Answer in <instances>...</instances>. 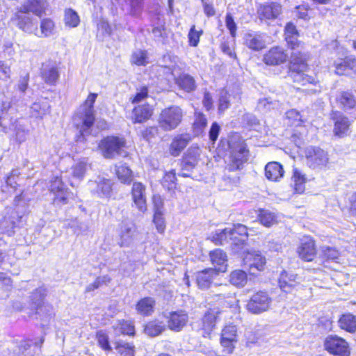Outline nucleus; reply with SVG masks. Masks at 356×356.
Instances as JSON below:
<instances>
[{"label":"nucleus","instance_id":"c85d7f7f","mask_svg":"<svg viewBox=\"0 0 356 356\" xmlns=\"http://www.w3.org/2000/svg\"><path fill=\"white\" fill-rule=\"evenodd\" d=\"M155 307L156 300L151 296H145L140 298L135 305L136 312L143 317L152 316L155 311Z\"/></svg>","mask_w":356,"mask_h":356},{"label":"nucleus","instance_id":"bf43d9fd","mask_svg":"<svg viewBox=\"0 0 356 356\" xmlns=\"http://www.w3.org/2000/svg\"><path fill=\"white\" fill-rule=\"evenodd\" d=\"M135 236L136 227L134 226L122 228L120 233V238L122 243H129L132 242Z\"/></svg>","mask_w":356,"mask_h":356},{"label":"nucleus","instance_id":"f3484780","mask_svg":"<svg viewBox=\"0 0 356 356\" xmlns=\"http://www.w3.org/2000/svg\"><path fill=\"white\" fill-rule=\"evenodd\" d=\"M145 190V186L140 181L134 182L131 189V200L141 213H145L147 210Z\"/></svg>","mask_w":356,"mask_h":356},{"label":"nucleus","instance_id":"6e6552de","mask_svg":"<svg viewBox=\"0 0 356 356\" xmlns=\"http://www.w3.org/2000/svg\"><path fill=\"white\" fill-rule=\"evenodd\" d=\"M323 349L332 356H351L349 342L337 334H328L323 340Z\"/></svg>","mask_w":356,"mask_h":356},{"label":"nucleus","instance_id":"7c9ffc66","mask_svg":"<svg viewBox=\"0 0 356 356\" xmlns=\"http://www.w3.org/2000/svg\"><path fill=\"white\" fill-rule=\"evenodd\" d=\"M56 31V25L51 17H40L38 22L37 34H33L38 38H48L53 35Z\"/></svg>","mask_w":356,"mask_h":356},{"label":"nucleus","instance_id":"cd10ccee","mask_svg":"<svg viewBox=\"0 0 356 356\" xmlns=\"http://www.w3.org/2000/svg\"><path fill=\"white\" fill-rule=\"evenodd\" d=\"M299 284L297 274L289 273L286 270L281 272L278 279V285L283 292L291 293Z\"/></svg>","mask_w":356,"mask_h":356},{"label":"nucleus","instance_id":"9d476101","mask_svg":"<svg viewBox=\"0 0 356 356\" xmlns=\"http://www.w3.org/2000/svg\"><path fill=\"white\" fill-rule=\"evenodd\" d=\"M272 298L266 291L254 292L248 299L245 309L252 314H261L269 310Z\"/></svg>","mask_w":356,"mask_h":356},{"label":"nucleus","instance_id":"5701e85b","mask_svg":"<svg viewBox=\"0 0 356 356\" xmlns=\"http://www.w3.org/2000/svg\"><path fill=\"white\" fill-rule=\"evenodd\" d=\"M248 153L249 150L246 146L240 147L237 152L232 151L226 166L227 170L230 172L241 170L248 161Z\"/></svg>","mask_w":356,"mask_h":356},{"label":"nucleus","instance_id":"2f4dec72","mask_svg":"<svg viewBox=\"0 0 356 356\" xmlns=\"http://www.w3.org/2000/svg\"><path fill=\"white\" fill-rule=\"evenodd\" d=\"M284 175L283 166L279 162L271 161L265 166V176L269 181H278L284 177Z\"/></svg>","mask_w":356,"mask_h":356},{"label":"nucleus","instance_id":"9b49d317","mask_svg":"<svg viewBox=\"0 0 356 356\" xmlns=\"http://www.w3.org/2000/svg\"><path fill=\"white\" fill-rule=\"evenodd\" d=\"M307 165L313 169H325L329 163L327 152L318 146H309L305 150Z\"/></svg>","mask_w":356,"mask_h":356},{"label":"nucleus","instance_id":"8fccbe9b","mask_svg":"<svg viewBox=\"0 0 356 356\" xmlns=\"http://www.w3.org/2000/svg\"><path fill=\"white\" fill-rule=\"evenodd\" d=\"M149 86L147 85H143L136 88L135 94L130 97L129 102L132 104H140V102L146 100L149 97Z\"/></svg>","mask_w":356,"mask_h":356},{"label":"nucleus","instance_id":"393cba45","mask_svg":"<svg viewBox=\"0 0 356 356\" xmlns=\"http://www.w3.org/2000/svg\"><path fill=\"white\" fill-rule=\"evenodd\" d=\"M219 274L212 267L204 268L196 273L195 283L200 289H209Z\"/></svg>","mask_w":356,"mask_h":356},{"label":"nucleus","instance_id":"c03bdc74","mask_svg":"<svg viewBox=\"0 0 356 356\" xmlns=\"http://www.w3.org/2000/svg\"><path fill=\"white\" fill-rule=\"evenodd\" d=\"M165 330V326L157 320H152L147 322L144 325V332L152 337L161 334Z\"/></svg>","mask_w":356,"mask_h":356},{"label":"nucleus","instance_id":"58836bf2","mask_svg":"<svg viewBox=\"0 0 356 356\" xmlns=\"http://www.w3.org/2000/svg\"><path fill=\"white\" fill-rule=\"evenodd\" d=\"M175 83L179 89L186 92H191L196 89V83L194 78L188 74H181L175 78Z\"/></svg>","mask_w":356,"mask_h":356},{"label":"nucleus","instance_id":"79ce46f5","mask_svg":"<svg viewBox=\"0 0 356 356\" xmlns=\"http://www.w3.org/2000/svg\"><path fill=\"white\" fill-rule=\"evenodd\" d=\"M115 175L125 185L131 184L134 179L133 171L125 163L115 166Z\"/></svg>","mask_w":356,"mask_h":356},{"label":"nucleus","instance_id":"a211bd4d","mask_svg":"<svg viewBox=\"0 0 356 356\" xmlns=\"http://www.w3.org/2000/svg\"><path fill=\"white\" fill-rule=\"evenodd\" d=\"M188 314L184 309H177L168 313L166 316L167 326L173 332H180L188 322Z\"/></svg>","mask_w":356,"mask_h":356},{"label":"nucleus","instance_id":"c756f323","mask_svg":"<svg viewBox=\"0 0 356 356\" xmlns=\"http://www.w3.org/2000/svg\"><path fill=\"white\" fill-rule=\"evenodd\" d=\"M341 253L337 250L335 246H326L322 250L321 254V262L324 268L334 269L331 265L333 264H339Z\"/></svg>","mask_w":356,"mask_h":356},{"label":"nucleus","instance_id":"c9c22d12","mask_svg":"<svg viewBox=\"0 0 356 356\" xmlns=\"http://www.w3.org/2000/svg\"><path fill=\"white\" fill-rule=\"evenodd\" d=\"M113 330H118L124 336L134 337L136 335L135 324L133 321L120 319L117 321L116 326H113Z\"/></svg>","mask_w":356,"mask_h":356},{"label":"nucleus","instance_id":"49530a36","mask_svg":"<svg viewBox=\"0 0 356 356\" xmlns=\"http://www.w3.org/2000/svg\"><path fill=\"white\" fill-rule=\"evenodd\" d=\"M95 339L97 346L106 353H111L113 350L111 345L110 338L108 334L104 330H98L95 333Z\"/></svg>","mask_w":356,"mask_h":356},{"label":"nucleus","instance_id":"20e7f679","mask_svg":"<svg viewBox=\"0 0 356 356\" xmlns=\"http://www.w3.org/2000/svg\"><path fill=\"white\" fill-rule=\"evenodd\" d=\"M248 236V227L238 223L234 225L231 229L225 228L212 233L209 238L211 242L218 245H245Z\"/></svg>","mask_w":356,"mask_h":356},{"label":"nucleus","instance_id":"f03ea898","mask_svg":"<svg viewBox=\"0 0 356 356\" xmlns=\"http://www.w3.org/2000/svg\"><path fill=\"white\" fill-rule=\"evenodd\" d=\"M49 0H25L10 17L11 23L27 34H37L38 21L30 15L32 13L40 18L49 10Z\"/></svg>","mask_w":356,"mask_h":356},{"label":"nucleus","instance_id":"4d7b16f0","mask_svg":"<svg viewBox=\"0 0 356 356\" xmlns=\"http://www.w3.org/2000/svg\"><path fill=\"white\" fill-rule=\"evenodd\" d=\"M203 34V30H196L195 25H192L188 33V42L190 47H195L198 45L201 35Z\"/></svg>","mask_w":356,"mask_h":356},{"label":"nucleus","instance_id":"ddd939ff","mask_svg":"<svg viewBox=\"0 0 356 356\" xmlns=\"http://www.w3.org/2000/svg\"><path fill=\"white\" fill-rule=\"evenodd\" d=\"M353 49L356 51V39L353 40ZM334 72L337 75L350 76L356 80V57L347 56L334 64Z\"/></svg>","mask_w":356,"mask_h":356},{"label":"nucleus","instance_id":"7ed1b4c3","mask_svg":"<svg viewBox=\"0 0 356 356\" xmlns=\"http://www.w3.org/2000/svg\"><path fill=\"white\" fill-rule=\"evenodd\" d=\"M97 96V93L90 92L81 105V111L74 115V119L80 122V124L76 125V128H80L75 137L76 142L84 143L86 140V136L91 134L90 129L96 120L94 105Z\"/></svg>","mask_w":356,"mask_h":356},{"label":"nucleus","instance_id":"0e129e2a","mask_svg":"<svg viewBox=\"0 0 356 356\" xmlns=\"http://www.w3.org/2000/svg\"><path fill=\"white\" fill-rule=\"evenodd\" d=\"M310 7L308 5H299L296 7V16L297 19L308 21L309 16Z\"/></svg>","mask_w":356,"mask_h":356},{"label":"nucleus","instance_id":"423d86ee","mask_svg":"<svg viewBox=\"0 0 356 356\" xmlns=\"http://www.w3.org/2000/svg\"><path fill=\"white\" fill-rule=\"evenodd\" d=\"M209 305L195 325L196 332L205 339L211 338L222 312L219 307L211 303Z\"/></svg>","mask_w":356,"mask_h":356},{"label":"nucleus","instance_id":"6ab92c4d","mask_svg":"<svg viewBox=\"0 0 356 356\" xmlns=\"http://www.w3.org/2000/svg\"><path fill=\"white\" fill-rule=\"evenodd\" d=\"M282 13V6L275 2L261 3L257 8V17L261 22L276 19Z\"/></svg>","mask_w":356,"mask_h":356},{"label":"nucleus","instance_id":"6e6d98bb","mask_svg":"<svg viewBox=\"0 0 356 356\" xmlns=\"http://www.w3.org/2000/svg\"><path fill=\"white\" fill-rule=\"evenodd\" d=\"M72 193L68 188H65L63 192H58L52 194V204L56 206L65 205L69 203L70 195Z\"/></svg>","mask_w":356,"mask_h":356},{"label":"nucleus","instance_id":"f257e3e1","mask_svg":"<svg viewBox=\"0 0 356 356\" xmlns=\"http://www.w3.org/2000/svg\"><path fill=\"white\" fill-rule=\"evenodd\" d=\"M300 35V31L293 22L286 23L284 29V41L287 49L291 51L288 75L294 82L302 86H316L319 81L316 77L305 74L309 69V54L305 50V42L298 39Z\"/></svg>","mask_w":356,"mask_h":356},{"label":"nucleus","instance_id":"338daca9","mask_svg":"<svg viewBox=\"0 0 356 356\" xmlns=\"http://www.w3.org/2000/svg\"><path fill=\"white\" fill-rule=\"evenodd\" d=\"M220 130V126L217 122H213L211 123L209 131V138L212 144H214L218 140Z\"/></svg>","mask_w":356,"mask_h":356},{"label":"nucleus","instance_id":"a19ab883","mask_svg":"<svg viewBox=\"0 0 356 356\" xmlns=\"http://www.w3.org/2000/svg\"><path fill=\"white\" fill-rule=\"evenodd\" d=\"M248 274L241 269L232 270L229 275V282L237 288L243 287L248 282Z\"/></svg>","mask_w":356,"mask_h":356},{"label":"nucleus","instance_id":"774afa93","mask_svg":"<svg viewBox=\"0 0 356 356\" xmlns=\"http://www.w3.org/2000/svg\"><path fill=\"white\" fill-rule=\"evenodd\" d=\"M229 94L228 92H225V94L220 95L218 99V111L219 113H223L230 106Z\"/></svg>","mask_w":356,"mask_h":356},{"label":"nucleus","instance_id":"e433bc0d","mask_svg":"<svg viewBox=\"0 0 356 356\" xmlns=\"http://www.w3.org/2000/svg\"><path fill=\"white\" fill-rule=\"evenodd\" d=\"M113 185L111 179L101 178L97 182L95 193L100 198H109L113 193Z\"/></svg>","mask_w":356,"mask_h":356},{"label":"nucleus","instance_id":"3c124183","mask_svg":"<svg viewBox=\"0 0 356 356\" xmlns=\"http://www.w3.org/2000/svg\"><path fill=\"white\" fill-rule=\"evenodd\" d=\"M286 118L290 126H296L305 128L304 120L302 119L300 113L296 109H290L286 112Z\"/></svg>","mask_w":356,"mask_h":356},{"label":"nucleus","instance_id":"b1692460","mask_svg":"<svg viewBox=\"0 0 356 356\" xmlns=\"http://www.w3.org/2000/svg\"><path fill=\"white\" fill-rule=\"evenodd\" d=\"M201 153V148L197 145L189 147L181 159L182 168L184 170L194 168L200 160Z\"/></svg>","mask_w":356,"mask_h":356},{"label":"nucleus","instance_id":"473e14b6","mask_svg":"<svg viewBox=\"0 0 356 356\" xmlns=\"http://www.w3.org/2000/svg\"><path fill=\"white\" fill-rule=\"evenodd\" d=\"M113 344L118 356H136V348L133 341L118 339Z\"/></svg>","mask_w":356,"mask_h":356},{"label":"nucleus","instance_id":"09e8293b","mask_svg":"<svg viewBox=\"0 0 356 356\" xmlns=\"http://www.w3.org/2000/svg\"><path fill=\"white\" fill-rule=\"evenodd\" d=\"M67 188L68 187L63 181L61 175L54 176L49 181L48 190L51 194L63 192L65 188Z\"/></svg>","mask_w":356,"mask_h":356},{"label":"nucleus","instance_id":"4468645a","mask_svg":"<svg viewBox=\"0 0 356 356\" xmlns=\"http://www.w3.org/2000/svg\"><path fill=\"white\" fill-rule=\"evenodd\" d=\"M330 120L333 122V134L338 138H345L348 135L351 122L348 118L339 111H332Z\"/></svg>","mask_w":356,"mask_h":356},{"label":"nucleus","instance_id":"2eb2a0df","mask_svg":"<svg viewBox=\"0 0 356 356\" xmlns=\"http://www.w3.org/2000/svg\"><path fill=\"white\" fill-rule=\"evenodd\" d=\"M288 60L286 50L281 46L271 47L262 56V62L267 66H279Z\"/></svg>","mask_w":356,"mask_h":356},{"label":"nucleus","instance_id":"412c9836","mask_svg":"<svg viewBox=\"0 0 356 356\" xmlns=\"http://www.w3.org/2000/svg\"><path fill=\"white\" fill-rule=\"evenodd\" d=\"M154 113V108L149 103L136 104L131 111L133 124H143L151 120Z\"/></svg>","mask_w":356,"mask_h":356},{"label":"nucleus","instance_id":"603ef678","mask_svg":"<svg viewBox=\"0 0 356 356\" xmlns=\"http://www.w3.org/2000/svg\"><path fill=\"white\" fill-rule=\"evenodd\" d=\"M152 222L157 232L163 234L166 229V221L163 211H154Z\"/></svg>","mask_w":356,"mask_h":356},{"label":"nucleus","instance_id":"a878e982","mask_svg":"<svg viewBox=\"0 0 356 356\" xmlns=\"http://www.w3.org/2000/svg\"><path fill=\"white\" fill-rule=\"evenodd\" d=\"M210 261L219 273H225L228 269V258L226 252L220 249H214L209 252Z\"/></svg>","mask_w":356,"mask_h":356},{"label":"nucleus","instance_id":"de8ad7c7","mask_svg":"<svg viewBox=\"0 0 356 356\" xmlns=\"http://www.w3.org/2000/svg\"><path fill=\"white\" fill-rule=\"evenodd\" d=\"M297 252L299 257L304 261H312L318 254L316 246H299Z\"/></svg>","mask_w":356,"mask_h":356},{"label":"nucleus","instance_id":"864d4df0","mask_svg":"<svg viewBox=\"0 0 356 356\" xmlns=\"http://www.w3.org/2000/svg\"><path fill=\"white\" fill-rule=\"evenodd\" d=\"M64 22L66 26L75 28L80 24V18L75 10L67 8L65 10Z\"/></svg>","mask_w":356,"mask_h":356},{"label":"nucleus","instance_id":"e2e57ef3","mask_svg":"<svg viewBox=\"0 0 356 356\" xmlns=\"http://www.w3.org/2000/svg\"><path fill=\"white\" fill-rule=\"evenodd\" d=\"M72 170L73 177L82 178L86 172L87 163L83 161H80L72 167Z\"/></svg>","mask_w":356,"mask_h":356},{"label":"nucleus","instance_id":"4be33fe9","mask_svg":"<svg viewBox=\"0 0 356 356\" xmlns=\"http://www.w3.org/2000/svg\"><path fill=\"white\" fill-rule=\"evenodd\" d=\"M191 140L188 134H179L174 136L168 145V153L172 157H178L188 145Z\"/></svg>","mask_w":356,"mask_h":356},{"label":"nucleus","instance_id":"680f3d73","mask_svg":"<svg viewBox=\"0 0 356 356\" xmlns=\"http://www.w3.org/2000/svg\"><path fill=\"white\" fill-rule=\"evenodd\" d=\"M238 340L228 339V338H220V343L222 348V352L227 355H231L235 350V343Z\"/></svg>","mask_w":356,"mask_h":356},{"label":"nucleus","instance_id":"37998d69","mask_svg":"<svg viewBox=\"0 0 356 356\" xmlns=\"http://www.w3.org/2000/svg\"><path fill=\"white\" fill-rule=\"evenodd\" d=\"M161 184L168 191H175L177 186L176 170L172 169L168 172H165L161 179Z\"/></svg>","mask_w":356,"mask_h":356},{"label":"nucleus","instance_id":"f704fd0d","mask_svg":"<svg viewBox=\"0 0 356 356\" xmlns=\"http://www.w3.org/2000/svg\"><path fill=\"white\" fill-rule=\"evenodd\" d=\"M291 179L293 183V193L297 194L304 193L305 191V184L307 179L306 175L298 168H293Z\"/></svg>","mask_w":356,"mask_h":356},{"label":"nucleus","instance_id":"dca6fc26","mask_svg":"<svg viewBox=\"0 0 356 356\" xmlns=\"http://www.w3.org/2000/svg\"><path fill=\"white\" fill-rule=\"evenodd\" d=\"M266 37L265 33L249 31L244 34L243 44L252 51H261L266 47Z\"/></svg>","mask_w":356,"mask_h":356},{"label":"nucleus","instance_id":"0eeeda50","mask_svg":"<svg viewBox=\"0 0 356 356\" xmlns=\"http://www.w3.org/2000/svg\"><path fill=\"white\" fill-rule=\"evenodd\" d=\"M183 109L177 105H170L162 109L158 118V124L164 131L177 129L182 122Z\"/></svg>","mask_w":356,"mask_h":356},{"label":"nucleus","instance_id":"13d9d810","mask_svg":"<svg viewBox=\"0 0 356 356\" xmlns=\"http://www.w3.org/2000/svg\"><path fill=\"white\" fill-rule=\"evenodd\" d=\"M213 298H216V301L218 302V304L221 307H232L236 302V298L234 296H232L230 293L228 294H216L213 296Z\"/></svg>","mask_w":356,"mask_h":356},{"label":"nucleus","instance_id":"bb28decb","mask_svg":"<svg viewBox=\"0 0 356 356\" xmlns=\"http://www.w3.org/2000/svg\"><path fill=\"white\" fill-rule=\"evenodd\" d=\"M22 219V216L17 213L4 216L0 221L1 233L11 236L14 234L15 229L20 226Z\"/></svg>","mask_w":356,"mask_h":356},{"label":"nucleus","instance_id":"1a4fd4ad","mask_svg":"<svg viewBox=\"0 0 356 356\" xmlns=\"http://www.w3.org/2000/svg\"><path fill=\"white\" fill-rule=\"evenodd\" d=\"M242 266L248 275L257 277L264 272L266 267V259L259 251H245L243 254Z\"/></svg>","mask_w":356,"mask_h":356},{"label":"nucleus","instance_id":"5fc2aeb1","mask_svg":"<svg viewBox=\"0 0 356 356\" xmlns=\"http://www.w3.org/2000/svg\"><path fill=\"white\" fill-rule=\"evenodd\" d=\"M131 63L136 66H146L149 63L147 50H139L131 54Z\"/></svg>","mask_w":356,"mask_h":356},{"label":"nucleus","instance_id":"69168bd1","mask_svg":"<svg viewBox=\"0 0 356 356\" xmlns=\"http://www.w3.org/2000/svg\"><path fill=\"white\" fill-rule=\"evenodd\" d=\"M111 281V279L107 276H104L102 277H98L95 279V280L89 284L85 290L86 293H88L90 291H93L95 289H99L103 284L106 282H108Z\"/></svg>","mask_w":356,"mask_h":356},{"label":"nucleus","instance_id":"72a5a7b5","mask_svg":"<svg viewBox=\"0 0 356 356\" xmlns=\"http://www.w3.org/2000/svg\"><path fill=\"white\" fill-rule=\"evenodd\" d=\"M338 326L342 330L354 334L356 332V315L347 312L339 316Z\"/></svg>","mask_w":356,"mask_h":356},{"label":"nucleus","instance_id":"39448f33","mask_svg":"<svg viewBox=\"0 0 356 356\" xmlns=\"http://www.w3.org/2000/svg\"><path fill=\"white\" fill-rule=\"evenodd\" d=\"M127 141L122 136L108 135L99 142L97 149L104 159H113L126 152Z\"/></svg>","mask_w":356,"mask_h":356},{"label":"nucleus","instance_id":"f8f14e48","mask_svg":"<svg viewBox=\"0 0 356 356\" xmlns=\"http://www.w3.org/2000/svg\"><path fill=\"white\" fill-rule=\"evenodd\" d=\"M40 76L46 85L56 86L60 76V63L51 58L42 62L40 68Z\"/></svg>","mask_w":356,"mask_h":356},{"label":"nucleus","instance_id":"a18cd8bd","mask_svg":"<svg viewBox=\"0 0 356 356\" xmlns=\"http://www.w3.org/2000/svg\"><path fill=\"white\" fill-rule=\"evenodd\" d=\"M258 221L266 227H270L277 223L275 214L266 209H259L257 215Z\"/></svg>","mask_w":356,"mask_h":356},{"label":"nucleus","instance_id":"052dcab7","mask_svg":"<svg viewBox=\"0 0 356 356\" xmlns=\"http://www.w3.org/2000/svg\"><path fill=\"white\" fill-rule=\"evenodd\" d=\"M220 338L238 340L236 326L232 323L225 325L222 330Z\"/></svg>","mask_w":356,"mask_h":356},{"label":"nucleus","instance_id":"ea45409f","mask_svg":"<svg viewBox=\"0 0 356 356\" xmlns=\"http://www.w3.org/2000/svg\"><path fill=\"white\" fill-rule=\"evenodd\" d=\"M47 100L48 98L45 97L44 99H40L31 105V113L33 117L42 118L43 116L49 113L51 106Z\"/></svg>","mask_w":356,"mask_h":356},{"label":"nucleus","instance_id":"aec40b11","mask_svg":"<svg viewBox=\"0 0 356 356\" xmlns=\"http://www.w3.org/2000/svg\"><path fill=\"white\" fill-rule=\"evenodd\" d=\"M334 101L343 111H356V90L348 89L339 92Z\"/></svg>","mask_w":356,"mask_h":356},{"label":"nucleus","instance_id":"4c0bfd02","mask_svg":"<svg viewBox=\"0 0 356 356\" xmlns=\"http://www.w3.org/2000/svg\"><path fill=\"white\" fill-rule=\"evenodd\" d=\"M208 120L206 115L200 111H195L193 122L191 124L192 131L196 135L203 134L207 127Z\"/></svg>","mask_w":356,"mask_h":356}]
</instances>
